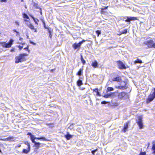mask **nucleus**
I'll list each match as a JSON object with an SVG mask.
<instances>
[{"instance_id": "obj_1", "label": "nucleus", "mask_w": 155, "mask_h": 155, "mask_svg": "<svg viewBox=\"0 0 155 155\" xmlns=\"http://www.w3.org/2000/svg\"><path fill=\"white\" fill-rule=\"evenodd\" d=\"M28 55V54H26L23 53L20 54L19 56H16L15 58V63L17 64L25 61V57Z\"/></svg>"}, {"instance_id": "obj_2", "label": "nucleus", "mask_w": 155, "mask_h": 155, "mask_svg": "<svg viewBox=\"0 0 155 155\" xmlns=\"http://www.w3.org/2000/svg\"><path fill=\"white\" fill-rule=\"evenodd\" d=\"M155 98V88L152 91L147 100V102L149 103L152 101Z\"/></svg>"}, {"instance_id": "obj_3", "label": "nucleus", "mask_w": 155, "mask_h": 155, "mask_svg": "<svg viewBox=\"0 0 155 155\" xmlns=\"http://www.w3.org/2000/svg\"><path fill=\"white\" fill-rule=\"evenodd\" d=\"M13 40L11 39L8 43L5 42H0V44L2 45V46L5 48H9L11 47L12 45L13 42Z\"/></svg>"}, {"instance_id": "obj_4", "label": "nucleus", "mask_w": 155, "mask_h": 155, "mask_svg": "<svg viewBox=\"0 0 155 155\" xmlns=\"http://www.w3.org/2000/svg\"><path fill=\"white\" fill-rule=\"evenodd\" d=\"M143 43L147 46L149 48H153L154 42L153 40L151 39L145 41L143 42Z\"/></svg>"}, {"instance_id": "obj_5", "label": "nucleus", "mask_w": 155, "mask_h": 155, "mask_svg": "<svg viewBox=\"0 0 155 155\" xmlns=\"http://www.w3.org/2000/svg\"><path fill=\"white\" fill-rule=\"evenodd\" d=\"M142 119L141 116H139L137 117V119L136 120L137 124L139 125L140 128V129H142L143 127Z\"/></svg>"}, {"instance_id": "obj_6", "label": "nucleus", "mask_w": 155, "mask_h": 155, "mask_svg": "<svg viewBox=\"0 0 155 155\" xmlns=\"http://www.w3.org/2000/svg\"><path fill=\"white\" fill-rule=\"evenodd\" d=\"M137 17L127 16L124 18V20L126 22H130L131 21H134L137 20Z\"/></svg>"}, {"instance_id": "obj_7", "label": "nucleus", "mask_w": 155, "mask_h": 155, "mask_svg": "<svg viewBox=\"0 0 155 155\" xmlns=\"http://www.w3.org/2000/svg\"><path fill=\"white\" fill-rule=\"evenodd\" d=\"M117 63L118 64V66L120 69H125L126 68V67H125V65L121 61H117Z\"/></svg>"}, {"instance_id": "obj_8", "label": "nucleus", "mask_w": 155, "mask_h": 155, "mask_svg": "<svg viewBox=\"0 0 155 155\" xmlns=\"http://www.w3.org/2000/svg\"><path fill=\"white\" fill-rule=\"evenodd\" d=\"M126 85V83L124 82L123 85H120V86H116V88L121 90L125 89L127 88Z\"/></svg>"}, {"instance_id": "obj_9", "label": "nucleus", "mask_w": 155, "mask_h": 155, "mask_svg": "<svg viewBox=\"0 0 155 155\" xmlns=\"http://www.w3.org/2000/svg\"><path fill=\"white\" fill-rule=\"evenodd\" d=\"M47 31L49 33V37L51 39L52 37V35L51 34L53 31V29L51 28H48V29L47 30Z\"/></svg>"}, {"instance_id": "obj_10", "label": "nucleus", "mask_w": 155, "mask_h": 155, "mask_svg": "<svg viewBox=\"0 0 155 155\" xmlns=\"http://www.w3.org/2000/svg\"><path fill=\"white\" fill-rule=\"evenodd\" d=\"M121 81V78L120 77H117L116 78H114L112 79V81L120 82Z\"/></svg>"}, {"instance_id": "obj_11", "label": "nucleus", "mask_w": 155, "mask_h": 155, "mask_svg": "<svg viewBox=\"0 0 155 155\" xmlns=\"http://www.w3.org/2000/svg\"><path fill=\"white\" fill-rule=\"evenodd\" d=\"M128 127V123H126L124 124V127L123 130L124 132H125L127 130Z\"/></svg>"}, {"instance_id": "obj_12", "label": "nucleus", "mask_w": 155, "mask_h": 155, "mask_svg": "<svg viewBox=\"0 0 155 155\" xmlns=\"http://www.w3.org/2000/svg\"><path fill=\"white\" fill-rule=\"evenodd\" d=\"M126 94V93L123 92H121L119 94L118 97L119 98H122L124 97Z\"/></svg>"}, {"instance_id": "obj_13", "label": "nucleus", "mask_w": 155, "mask_h": 155, "mask_svg": "<svg viewBox=\"0 0 155 155\" xmlns=\"http://www.w3.org/2000/svg\"><path fill=\"white\" fill-rule=\"evenodd\" d=\"M73 136L70 134L69 132H67L66 135H65V137L67 140H70L71 138H72Z\"/></svg>"}, {"instance_id": "obj_14", "label": "nucleus", "mask_w": 155, "mask_h": 155, "mask_svg": "<svg viewBox=\"0 0 155 155\" xmlns=\"http://www.w3.org/2000/svg\"><path fill=\"white\" fill-rule=\"evenodd\" d=\"M98 65V63L97 62L95 61L94 62H93L92 64V66L93 67H94V68H96L97 67Z\"/></svg>"}, {"instance_id": "obj_15", "label": "nucleus", "mask_w": 155, "mask_h": 155, "mask_svg": "<svg viewBox=\"0 0 155 155\" xmlns=\"http://www.w3.org/2000/svg\"><path fill=\"white\" fill-rule=\"evenodd\" d=\"M72 47L75 50L77 49L78 48H79L80 47L78 44V43H75L73 45Z\"/></svg>"}, {"instance_id": "obj_16", "label": "nucleus", "mask_w": 155, "mask_h": 155, "mask_svg": "<svg viewBox=\"0 0 155 155\" xmlns=\"http://www.w3.org/2000/svg\"><path fill=\"white\" fill-rule=\"evenodd\" d=\"M83 71V68H81L77 73L76 75L78 76H81L82 73Z\"/></svg>"}, {"instance_id": "obj_17", "label": "nucleus", "mask_w": 155, "mask_h": 155, "mask_svg": "<svg viewBox=\"0 0 155 155\" xmlns=\"http://www.w3.org/2000/svg\"><path fill=\"white\" fill-rule=\"evenodd\" d=\"M142 63V60L138 58H137V60L134 61L135 64H136L137 63L141 64Z\"/></svg>"}, {"instance_id": "obj_18", "label": "nucleus", "mask_w": 155, "mask_h": 155, "mask_svg": "<svg viewBox=\"0 0 155 155\" xmlns=\"http://www.w3.org/2000/svg\"><path fill=\"white\" fill-rule=\"evenodd\" d=\"M77 84L78 86L80 87L81 85L83 84L82 81L81 80H78L77 81Z\"/></svg>"}, {"instance_id": "obj_19", "label": "nucleus", "mask_w": 155, "mask_h": 155, "mask_svg": "<svg viewBox=\"0 0 155 155\" xmlns=\"http://www.w3.org/2000/svg\"><path fill=\"white\" fill-rule=\"evenodd\" d=\"M41 144V143L39 142H36L35 143V147H36L37 149H38L40 147V146Z\"/></svg>"}, {"instance_id": "obj_20", "label": "nucleus", "mask_w": 155, "mask_h": 155, "mask_svg": "<svg viewBox=\"0 0 155 155\" xmlns=\"http://www.w3.org/2000/svg\"><path fill=\"white\" fill-rule=\"evenodd\" d=\"M30 151V148H28V150L24 149L23 150L22 153H28Z\"/></svg>"}, {"instance_id": "obj_21", "label": "nucleus", "mask_w": 155, "mask_h": 155, "mask_svg": "<svg viewBox=\"0 0 155 155\" xmlns=\"http://www.w3.org/2000/svg\"><path fill=\"white\" fill-rule=\"evenodd\" d=\"M37 139L38 140H41L42 139L43 140L45 141H49L48 140L46 139L44 137H37Z\"/></svg>"}, {"instance_id": "obj_22", "label": "nucleus", "mask_w": 155, "mask_h": 155, "mask_svg": "<svg viewBox=\"0 0 155 155\" xmlns=\"http://www.w3.org/2000/svg\"><path fill=\"white\" fill-rule=\"evenodd\" d=\"M81 61L83 64H84L85 63V61L82 55H81Z\"/></svg>"}, {"instance_id": "obj_23", "label": "nucleus", "mask_w": 155, "mask_h": 155, "mask_svg": "<svg viewBox=\"0 0 155 155\" xmlns=\"http://www.w3.org/2000/svg\"><path fill=\"white\" fill-rule=\"evenodd\" d=\"M28 26L32 30H33L35 29L34 26L31 24L28 25Z\"/></svg>"}, {"instance_id": "obj_24", "label": "nucleus", "mask_w": 155, "mask_h": 155, "mask_svg": "<svg viewBox=\"0 0 155 155\" xmlns=\"http://www.w3.org/2000/svg\"><path fill=\"white\" fill-rule=\"evenodd\" d=\"M33 6L36 8H40V7L38 6V4L35 2L33 3Z\"/></svg>"}, {"instance_id": "obj_25", "label": "nucleus", "mask_w": 155, "mask_h": 155, "mask_svg": "<svg viewBox=\"0 0 155 155\" xmlns=\"http://www.w3.org/2000/svg\"><path fill=\"white\" fill-rule=\"evenodd\" d=\"M23 17L24 18H26L27 19H29V17H28V15L25 13H23Z\"/></svg>"}, {"instance_id": "obj_26", "label": "nucleus", "mask_w": 155, "mask_h": 155, "mask_svg": "<svg viewBox=\"0 0 155 155\" xmlns=\"http://www.w3.org/2000/svg\"><path fill=\"white\" fill-rule=\"evenodd\" d=\"M41 21L43 24L44 25V27L45 29H47L48 30V28H49V27H47L45 25V21L43 19H41Z\"/></svg>"}, {"instance_id": "obj_27", "label": "nucleus", "mask_w": 155, "mask_h": 155, "mask_svg": "<svg viewBox=\"0 0 155 155\" xmlns=\"http://www.w3.org/2000/svg\"><path fill=\"white\" fill-rule=\"evenodd\" d=\"M127 29H124V30L122 31H121V34H126L127 33Z\"/></svg>"}, {"instance_id": "obj_28", "label": "nucleus", "mask_w": 155, "mask_h": 155, "mask_svg": "<svg viewBox=\"0 0 155 155\" xmlns=\"http://www.w3.org/2000/svg\"><path fill=\"white\" fill-rule=\"evenodd\" d=\"M25 144L26 145H27L28 146V148H30V146L29 143L28 141H26L25 142Z\"/></svg>"}, {"instance_id": "obj_29", "label": "nucleus", "mask_w": 155, "mask_h": 155, "mask_svg": "<svg viewBox=\"0 0 155 155\" xmlns=\"http://www.w3.org/2000/svg\"><path fill=\"white\" fill-rule=\"evenodd\" d=\"M111 94H107L105 95L104 96V97L105 98H108L110 97Z\"/></svg>"}, {"instance_id": "obj_30", "label": "nucleus", "mask_w": 155, "mask_h": 155, "mask_svg": "<svg viewBox=\"0 0 155 155\" xmlns=\"http://www.w3.org/2000/svg\"><path fill=\"white\" fill-rule=\"evenodd\" d=\"M13 138L12 137H9L6 139H1V140H11L12 139H13Z\"/></svg>"}, {"instance_id": "obj_31", "label": "nucleus", "mask_w": 155, "mask_h": 155, "mask_svg": "<svg viewBox=\"0 0 155 155\" xmlns=\"http://www.w3.org/2000/svg\"><path fill=\"white\" fill-rule=\"evenodd\" d=\"M107 90L108 91H111L114 90V89L112 87H108L107 89Z\"/></svg>"}, {"instance_id": "obj_32", "label": "nucleus", "mask_w": 155, "mask_h": 155, "mask_svg": "<svg viewBox=\"0 0 155 155\" xmlns=\"http://www.w3.org/2000/svg\"><path fill=\"white\" fill-rule=\"evenodd\" d=\"M74 125V124H71L69 126V127H68V129H70L71 130L73 128V126Z\"/></svg>"}, {"instance_id": "obj_33", "label": "nucleus", "mask_w": 155, "mask_h": 155, "mask_svg": "<svg viewBox=\"0 0 155 155\" xmlns=\"http://www.w3.org/2000/svg\"><path fill=\"white\" fill-rule=\"evenodd\" d=\"M34 21L35 23L38 25V22L39 21V20L37 18H35V19L34 20Z\"/></svg>"}, {"instance_id": "obj_34", "label": "nucleus", "mask_w": 155, "mask_h": 155, "mask_svg": "<svg viewBox=\"0 0 155 155\" xmlns=\"http://www.w3.org/2000/svg\"><path fill=\"white\" fill-rule=\"evenodd\" d=\"M97 151V149H95V150L92 151L91 153L93 155H94V153H95V152H96Z\"/></svg>"}, {"instance_id": "obj_35", "label": "nucleus", "mask_w": 155, "mask_h": 155, "mask_svg": "<svg viewBox=\"0 0 155 155\" xmlns=\"http://www.w3.org/2000/svg\"><path fill=\"white\" fill-rule=\"evenodd\" d=\"M96 34L97 35V36H98L99 35L101 34V31L99 30H97L96 32Z\"/></svg>"}, {"instance_id": "obj_36", "label": "nucleus", "mask_w": 155, "mask_h": 155, "mask_svg": "<svg viewBox=\"0 0 155 155\" xmlns=\"http://www.w3.org/2000/svg\"><path fill=\"white\" fill-rule=\"evenodd\" d=\"M28 48H29V46H28L26 47L25 48H24V49L25 50H26L28 51V53H29V50H28Z\"/></svg>"}, {"instance_id": "obj_37", "label": "nucleus", "mask_w": 155, "mask_h": 155, "mask_svg": "<svg viewBox=\"0 0 155 155\" xmlns=\"http://www.w3.org/2000/svg\"><path fill=\"white\" fill-rule=\"evenodd\" d=\"M140 155H146L145 152H141L140 153Z\"/></svg>"}, {"instance_id": "obj_38", "label": "nucleus", "mask_w": 155, "mask_h": 155, "mask_svg": "<svg viewBox=\"0 0 155 155\" xmlns=\"http://www.w3.org/2000/svg\"><path fill=\"white\" fill-rule=\"evenodd\" d=\"M93 91H95L96 92H97V91H98V89L97 88H96L94 89H93Z\"/></svg>"}, {"instance_id": "obj_39", "label": "nucleus", "mask_w": 155, "mask_h": 155, "mask_svg": "<svg viewBox=\"0 0 155 155\" xmlns=\"http://www.w3.org/2000/svg\"><path fill=\"white\" fill-rule=\"evenodd\" d=\"M107 103V102L106 101H103L101 102V104H106Z\"/></svg>"}, {"instance_id": "obj_40", "label": "nucleus", "mask_w": 155, "mask_h": 155, "mask_svg": "<svg viewBox=\"0 0 155 155\" xmlns=\"http://www.w3.org/2000/svg\"><path fill=\"white\" fill-rule=\"evenodd\" d=\"M18 47L19 48L20 50H21L23 48V46L19 45Z\"/></svg>"}, {"instance_id": "obj_41", "label": "nucleus", "mask_w": 155, "mask_h": 155, "mask_svg": "<svg viewBox=\"0 0 155 155\" xmlns=\"http://www.w3.org/2000/svg\"><path fill=\"white\" fill-rule=\"evenodd\" d=\"M83 43H82V42H81V41H80L78 43V45L80 47L81 46V45Z\"/></svg>"}, {"instance_id": "obj_42", "label": "nucleus", "mask_w": 155, "mask_h": 155, "mask_svg": "<svg viewBox=\"0 0 155 155\" xmlns=\"http://www.w3.org/2000/svg\"><path fill=\"white\" fill-rule=\"evenodd\" d=\"M31 139H35V136L34 135H32L31 137Z\"/></svg>"}, {"instance_id": "obj_43", "label": "nucleus", "mask_w": 155, "mask_h": 155, "mask_svg": "<svg viewBox=\"0 0 155 155\" xmlns=\"http://www.w3.org/2000/svg\"><path fill=\"white\" fill-rule=\"evenodd\" d=\"M32 142L34 144L36 142L35 140V139H31Z\"/></svg>"}, {"instance_id": "obj_44", "label": "nucleus", "mask_w": 155, "mask_h": 155, "mask_svg": "<svg viewBox=\"0 0 155 155\" xmlns=\"http://www.w3.org/2000/svg\"><path fill=\"white\" fill-rule=\"evenodd\" d=\"M107 8V7H104V8H102V10H104L106 9Z\"/></svg>"}, {"instance_id": "obj_45", "label": "nucleus", "mask_w": 155, "mask_h": 155, "mask_svg": "<svg viewBox=\"0 0 155 155\" xmlns=\"http://www.w3.org/2000/svg\"><path fill=\"white\" fill-rule=\"evenodd\" d=\"M30 43L33 45H36V44L34 42L31 41H30Z\"/></svg>"}, {"instance_id": "obj_46", "label": "nucleus", "mask_w": 155, "mask_h": 155, "mask_svg": "<svg viewBox=\"0 0 155 155\" xmlns=\"http://www.w3.org/2000/svg\"><path fill=\"white\" fill-rule=\"evenodd\" d=\"M29 15L33 19V20L35 19V18L33 16L31 15Z\"/></svg>"}, {"instance_id": "obj_47", "label": "nucleus", "mask_w": 155, "mask_h": 155, "mask_svg": "<svg viewBox=\"0 0 155 155\" xmlns=\"http://www.w3.org/2000/svg\"><path fill=\"white\" fill-rule=\"evenodd\" d=\"M27 135L30 136L31 137L32 135L31 133L29 132L28 133Z\"/></svg>"}, {"instance_id": "obj_48", "label": "nucleus", "mask_w": 155, "mask_h": 155, "mask_svg": "<svg viewBox=\"0 0 155 155\" xmlns=\"http://www.w3.org/2000/svg\"><path fill=\"white\" fill-rule=\"evenodd\" d=\"M7 1L6 0H1V2H6Z\"/></svg>"}, {"instance_id": "obj_49", "label": "nucleus", "mask_w": 155, "mask_h": 155, "mask_svg": "<svg viewBox=\"0 0 155 155\" xmlns=\"http://www.w3.org/2000/svg\"><path fill=\"white\" fill-rule=\"evenodd\" d=\"M39 9H40V14H41V15H42V13L41 9V8H40Z\"/></svg>"}, {"instance_id": "obj_50", "label": "nucleus", "mask_w": 155, "mask_h": 155, "mask_svg": "<svg viewBox=\"0 0 155 155\" xmlns=\"http://www.w3.org/2000/svg\"><path fill=\"white\" fill-rule=\"evenodd\" d=\"M96 93H97V96L100 95V94L99 92H98V91Z\"/></svg>"}, {"instance_id": "obj_51", "label": "nucleus", "mask_w": 155, "mask_h": 155, "mask_svg": "<svg viewBox=\"0 0 155 155\" xmlns=\"http://www.w3.org/2000/svg\"><path fill=\"white\" fill-rule=\"evenodd\" d=\"M15 23L16 24V25H18V26L19 25V24L18 22L16 21L15 22Z\"/></svg>"}, {"instance_id": "obj_52", "label": "nucleus", "mask_w": 155, "mask_h": 155, "mask_svg": "<svg viewBox=\"0 0 155 155\" xmlns=\"http://www.w3.org/2000/svg\"><path fill=\"white\" fill-rule=\"evenodd\" d=\"M13 31H14V32H16V33H19V32L17 31L16 30H13Z\"/></svg>"}, {"instance_id": "obj_53", "label": "nucleus", "mask_w": 155, "mask_h": 155, "mask_svg": "<svg viewBox=\"0 0 155 155\" xmlns=\"http://www.w3.org/2000/svg\"><path fill=\"white\" fill-rule=\"evenodd\" d=\"M80 89L82 90H84L85 89L84 87H80Z\"/></svg>"}, {"instance_id": "obj_54", "label": "nucleus", "mask_w": 155, "mask_h": 155, "mask_svg": "<svg viewBox=\"0 0 155 155\" xmlns=\"http://www.w3.org/2000/svg\"><path fill=\"white\" fill-rule=\"evenodd\" d=\"M81 42H82V43H83L85 41V40H83L82 41H81Z\"/></svg>"}, {"instance_id": "obj_55", "label": "nucleus", "mask_w": 155, "mask_h": 155, "mask_svg": "<svg viewBox=\"0 0 155 155\" xmlns=\"http://www.w3.org/2000/svg\"><path fill=\"white\" fill-rule=\"evenodd\" d=\"M34 30H35V31H34L35 32H37V30L35 28V29Z\"/></svg>"}, {"instance_id": "obj_56", "label": "nucleus", "mask_w": 155, "mask_h": 155, "mask_svg": "<svg viewBox=\"0 0 155 155\" xmlns=\"http://www.w3.org/2000/svg\"><path fill=\"white\" fill-rule=\"evenodd\" d=\"M23 39V38H20L19 39V40H20V41H21V40L22 39Z\"/></svg>"}, {"instance_id": "obj_57", "label": "nucleus", "mask_w": 155, "mask_h": 155, "mask_svg": "<svg viewBox=\"0 0 155 155\" xmlns=\"http://www.w3.org/2000/svg\"><path fill=\"white\" fill-rule=\"evenodd\" d=\"M124 82H123V83H122L121 84H120L121 85H124Z\"/></svg>"}, {"instance_id": "obj_58", "label": "nucleus", "mask_w": 155, "mask_h": 155, "mask_svg": "<svg viewBox=\"0 0 155 155\" xmlns=\"http://www.w3.org/2000/svg\"><path fill=\"white\" fill-rule=\"evenodd\" d=\"M153 48H155V43H154Z\"/></svg>"}, {"instance_id": "obj_59", "label": "nucleus", "mask_w": 155, "mask_h": 155, "mask_svg": "<svg viewBox=\"0 0 155 155\" xmlns=\"http://www.w3.org/2000/svg\"><path fill=\"white\" fill-rule=\"evenodd\" d=\"M14 51V49H12L11 50V52H12L13 51Z\"/></svg>"}, {"instance_id": "obj_60", "label": "nucleus", "mask_w": 155, "mask_h": 155, "mask_svg": "<svg viewBox=\"0 0 155 155\" xmlns=\"http://www.w3.org/2000/svg\"><path fill=\"white\" fill-rule=\"evenodd\" d=\"M54 70V69H52V70H51V72H53Z\"/></svg>"}, {"instance_id": "obj_61", "label": "nucleus", "mask_w": 155, "mask_h": 155, "mask_svg": "<svg viewBox=\"0 0 155 155\" xmlns=\"http://www.w3.org/2000/svg\"><path fill=\"white\" fill-rule=\"evenodd\" d=\"M37 137H35V140L36 139H37Z\"/></svg>"}, {"instance_id": "obj_62", "label": "nucleus", "mask_w": 155, "mask_h": 155, "mask_svg": "<svg viewBox=\"0 0 155 155\" xmlns=\"http://www.w3.org/2000/svg\"><path fill=\"white\" fill-rule=\"evenodd\" d=\"M21 146L20 145H19V146H18V147H21Z\"/></svg>"}, {"instance_id": "obj_63", "label": "nucleus", "mask_w": 155, "mask_h": 155, "mask_svg": "<svg viewBox=\"0 0 155 155\" xmlns=\"http://www.w3.org/2000/svg\"><path fill=\"white\" fill-rule=\"evenodd\" d=\"M25 7L26 8V6H25Z\"/></svg>"}, {"instance_id": "obj_64", "label": "nucleus", "mask_w": 155, "mask_h": 155, "mask_svg": "<svg viewBox=\"0 0 155 155\" xmlns=\"http://www.w3.org/2000/svg\"><path fill=\"white\" fill-rule=\"evenodd\" d=\"M23 0H21V2H23Z\"/></svg>"}]
</instances>
